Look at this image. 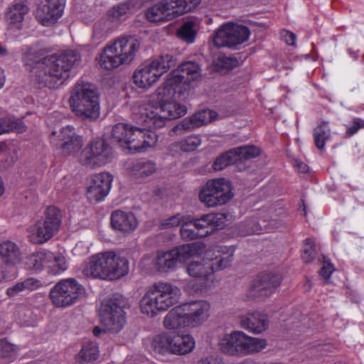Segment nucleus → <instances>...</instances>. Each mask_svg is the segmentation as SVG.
Masks as SVG:
<instances>
[{
    "label": "nucleus",
    "mask_w": 364,
    "mask_h": 364,
    "mask_svg": "<svg viewBox=\"0 0 364 364\" xmlns=\"http://www.w3.org/2000/svg\"><path fill=\"white\" fill-rule=\"evenodd\" d=\"M186 93L153 92L147 102L139 104L137 120L149 127H164L167 119H177L186 114V107L176 101L183 99Z\"/></svg>",
    "instance_id": "obj_1"
},
{
    "label": "nucleus",
    "mask_w": 364,
    "mask_h": 364,
    "mask_svg": "<svg viewBox=\"0 0 364 364\" xmlns=\"http://www.w3.org/2000/svg\"><path fill=\"white\" fill-rule=\"evenodd\" d=\"M235 247L218 246L205 253V258L191 262L186 272L198 283L193 287L195 292L203 291L210 287L214 281V272L230 265L233 260Z\"/></svg>",
    "instance_id": "obj_2"
},
{
    "label": "nucleus",
    "mask_w": 364,
    "mask_h": 364,
    "mask_svg": "<svg viewBox=\"0 0 364 364\" xmlns=\"http://www.w3.org/2000/svg\"><path fill=\"white\" fill-rule=\"evenodd\" d=\"M133 119L143 127H135L127 123H118L112 128V139L120 146L127 149L130 151L143 152L148 148L154 147L157 141V134L143 122L137 120L136 112L139 110V105L132 107Z\"/></svg>",
    "instance_id": "obj_3"
},
{
    "label": "nucleus",
    "mask_w": 364,
    "mask_h": 364,
    "mask_svg": "<svg viewBox=\"0 0 364 364\" xmlns=\"http://www.w3.org/2000/svg\"><path fill=\"white\" fill-rule=\"evenodd\" d=\"M180 295L181 290L176 286L168 282H156L140 300L141 311L149 317H154L176 304Z\"/></svg>",
    "instance_id": "obj_4"
},
{
    "label": "nucleus",
    "mask_w": 364,
    "mask_h": 364,
    "mask_svg": "<svg viewBox=\"0 0 364 364\" xmlns=\"http://www.w3.org/2000/svg\"><path fill=\"white\" fill-rule=\"evenodd\" d=\"M205 245L202 242L179 245L169 251L158 252L154 265L161 272H169L176 269L178 262H185L191 257L201 255Z\"/></svg>",
    "instance_id": "obj_5"
},
{
    "label": "nucleus",
    "mask_w": 364,
    "mask_h": 364,
    "mask_svg": "<svg viewBox=\"0 0 364 364\" xmlns=\"http://www.w3.org/2000/svg\"><path fill=\"white\" fill-rule=\"evenodd\" d=\"M201 0H162L149 7L145 16L149 22L170 21L195 9Z\"/></svg>",
    "instance_id": "obj_6"
},
{
    "label": "nucleus",
    "mask_w": 364,
    "mask_h": 364,
    "mask_svg": "<svg viewBox=\"0 0 364 364\" xmlns=\"http://www.w3.org/2000/svg\"><path fill=\"white\" fill-rule=\"evenodd\" d=\"M233 196L232 184L224 178L208 180L198 193L199 201L207 208L223 205Z\"/></svg>",
    "instance_id": "obj_7"
},
{
    "label": "nucleus",
    "mask_w": 364,
    "mask_h": 364,
    "mask_svg": "<svg viewBox=\"0 0 364 364\" xmlns=\"http://www.w3.org/2000/svg\"><path fill=\"white\" fill-rule=\"evenodd\" d=\"M61 210L55 206H48L42 218L31 228L29 240L41 245L50 240L57 233L62 224Z\"/></svg>",
    "instance_id": "obj_8"
},
{
    "label": "nucleus",
    "mask_w": 364,
    "mask_h": 364,
    "mask_svg": "<svg viewBox=\"0 0 364 364\" xmlns=\"http://www.w3.org/2000/svg\"><path fill=\"white\" fill-rule=\"evenodd\" d=\"M127 301L119 294H114L101 306V321L106 331L118 333L126 323L124 307Z\"/></svg>",
    "instance_id": "obj_9"
},
{
    "label": "nucleus",
    "mask_w": 364,
    "mask_h": 364,
    "mask_svg": "<svg viewBox=\"0 0 364 364\" xmlns=\"http://www.w3.org/2000/svg\"><path fill=\"white\" fill-rule=\"evenodd\" d=\"M174 65L171 55L165 54L134 72L133 82L139 88L148 89L169 68Z\"/></svg>",
    "instance_id": "obj_10"
},
{
    "label": "nucleus",
    "mask_w": 364,
    "mask_h": 364,
    "mask_svg": "<svg viewBox=\"0 0 364 364\" xmlns=\"http://www.w3.org/2000/svg\"><path fill=\"white\" fill-rule=\"evenodd\" d=\"M250 28L245 26L228 22L221 25L215 32L213 43L217 48H236L247 41L250 37Z\"/></svg>",
    "instance_id": "obj_11"
},
{
    "label": "nucleus",
    "mask_w": 364,
    "mask_h": 364,
    "mask_svg": "<svg viewBox=\"0 0 364 364\" xmlns=\"http://www.w3.org/2000/svg\"><path fill=\"white\" fill-rule=\"evenodd\" d=\"M69 104L73 112L82 119L95 120L100 117L98 92H72Z\"/></svg>",
    "instance_id": "obj_12"
},
{
    "label": "nucleus",
    "mask_w": 364,
    "mask_h": 364,
    "mask_svg": "<svg viewBox=\"0 0 364 364\" xmlns=\"http://www.w3.org/2000/svg\"><path fill=\"white\" fill-rule=\"evenodd\" d=\"M112 157V148L103 138L92 140L82 150L79 161L87 167L93 168L108 163Z\"/></svg>",
    "instance_id": "obj_13"
},
{
    "label": "nucleus",
    "mask_w": 364,
    "mask_h": 364,
    "mask_svg": "<svg viewBox=\"0 0 364 364\" xmlns=\"http://www.w3.org/2000/svg\"><path fill=\"white\" fill-rule=\"evenodd\" d=\"M83 288L75 279H61L50 291V298L57 307H67L74 304Z\"/></svg>",
    "instance_id": "obj_14"
},
{
    "label": "nucleus",
    "mask_w": 364,
    "mask_h": 364,
    "mask_svg": "<svg viewBox=\"0 0 364 364\" xmlns=\"http://www.w3.org/2000/svg\"><path fill=\"white\" fill-rule=\"evenodd\" d=\"M50 141L53 146L59 148L65 156H72L77 153L82 147L83 142L73 126H65L59 132H52Z\"/></svg>",
    "instance_id": "obj_15"
},
{
    "label": "nucleus",
    "mask_w": 364,
    "mask_h": 364,
    "mask_svg": "<svg viewBox=\"0 0 364 364\" xmlns=\"http://www.w3.org/2000/svg\"><path fill=\"white\" fill-rule=\"evenodd\" d=\"M282 277L272 272H261L252 281L250 294L252 296H268L279 287Z\"/></svg>",
    "instance_id": "obj_16"
},
{
    "label": "nucleus",
    "mask_w": 364,
    "mask_h": 364,
    "mask_svg": "<svg viewBox=\"0 0 364 364\" xmlns=\"http://www.w3.org/2000/svg\"><path fill=\"white\" fill-rule=\"evenodd\" d=\"M65 0H44L38 6L36 18L45 26L53 25L63 15Z\"/></svg>",
    "instance_id": "obj_17"
},
{
    "label": "nucleus",
    "mask_w": 364,
    "mask_h": 364,
    "mask_svg": "<svg viewBox=\"0 0 364 364\" xmlns=\"http://www.w3.org/2000/svg\"><path fill=\"white\" fill-rule=\"evenodd\" d=\"M43 63L46 65L48 70V75L44 74L42 80L38 81V89L41 90L44 87L48 89H59L60 85L70 77L65 70V67L60 63L54 62L48 57L43 59Z\"/></svg>",
    "instance_id": "obj_18"
},
{
    "label": "nucleus",
    "mask_w": 364,
    "mask_h": 364,
    "mask_svg": "<svg viewBox=\"0 0 364 364\" xmlns=\"http://www.w3.org/2000/svg\"><path fill=\"white\" fill-rule=\"evenodd\" d=\"M187 327L201 325L209 317L210 304L207 301L198 300L181 304Z\"/></svg>",
    "instance_id": "obj_19"
},
{
    "label": "nucleus",
    "mask_w": 364,
    "mask_h": 364,
    "mask_svg": "<svg viewBox=\"0 0 364 364\" xmlns=\"http://www.w3.org/2000/svg\"><path fill=\"white\" fill-rule=\"evenodd\" d=\"M113 176L107 172L95 174L87 188V197L91 203L100 202L109 193Z\"/></svg>",
    "instance_id": "obj_20"
},
{
    "label": "nucleus",
    "mask_w": 364,
    "mask_h": 364,
    "mask_svg": "<svg viewBox=\"0 0 364 364\" xmlns=\"http://www.w3.org/2000/svg\"><path fill=\"white\" fill-rule=\"evenodd\" d=\"M104 266L109 280L118 279L127 275L129 270V261L114 251L101 252Z\"/></svg>",
    "instance_id": "obj_21"
},
{
    "label": "nucleus",
    "mask_w": 364,
    "mask_h": 364,
    "mask_svg": "<svg viewBox=\"0 0 364 364\" xmlns=\"http://www.w3.org/2000/svg\"><path fill=\"white\" fill-rule=\"evenodd\" d=\"M112 228L124 234H131L138 227L139 222L135 215L131 211L116 210L110 216Z\"/></svg>",
    "instance_id": "obj_22"
},
{
    "label": "nucleus",
    "mask_w": 364,
    "mask_h": 364,
    "mask_svg": "<svg viewBox=\"0 0 364 364\" xmlns=\"http://www.w3.org/2000/svg\"><path fill=\"white\" fill-rule=\"evenodd\" d=\"M115 52L122 59L124 64L131 63L140 48V42L135 37L125 36L119 38L112 45Z\"/></svg>",
    "instance_id": "obj_23"
},
{
    "label": "nucleus",
    "mask_w": 364,
    "mask_h": 364,
    "mask_svg": "<svg viewBox=\"0 0 364 364\" xmlns=\"http://www.w3.org/2000/svg\"><path fill=\"white\" fill-rule=\"evenodd\" d=\"M269 318L266 314L260 311L247 313L240 317V326L250 333L260 334L269 327Z\"/></svg>",
    "instance_id": "obj_24"
},
{
    "label": "nucleus",
    "mask_w": 364,
    "mask_h": 364,
    "mask_svg": "<svg viewBox=\"0 0 364 364\" xmlns=\"http://www.w3.org/2000/svg\"><path fill=\"white\" fill-rule=\"evenodd\" d=\"M242 227L245 228L242 234L259 235L267 232H273L283 226V221L278 219H259V220H251L244 223Z\"/></svg>",
    "instance_id": "obj_25"
},
{
    "label": "nucleus",
    "mask_w": 364,
    "mask_h": 364,
    "mask_svg": "<svg viewBox=\"0 0 364 364\" xmlns=\"http://www.w3.org/2000/svg\"><path fill=\"white\" fill-rule=\"evenodd\" d=\"M27 2L23 0H15L5 13L6 21L10 26L21 29L25 15L28 12Z\"/></svg>",
    "instance_id": "obj_26"
},
{
    "label": "nucleus",
    "mask_w": 364,
    "mask_h": 364,
    "mask_svg": "<svg viewBox=\"0 0 364 364\" xmlns=\"http://www.w3.org/2000/svg\"><path fill=\"white\" fill-rule=\"evenodd\" d=\"M148 341L149 350L154 356L171 354L172 334L168 333L157 334Z\"/></svg>",
    "instance_id": "obj_27"
},
{
    "label": "nucleus",
    "mask_w": 364,
    "mask_h": 364,
    "mask_svg": "<svg viewBox=\"0 0 364 364\" xmlns=\"http://www.w3.org/2000/svg\"><path fill=\"white\" fill-rule=\"evenodd\" d=\"M195 340L189 334H172L171 354L185 355L195 348Z\"/></svg>",
    "instance_id": "obj_28"
},
{
    "label": "nucleus",
    "mask_w": 364,
    "mask_h": 364,
    "mask_svg": "<svg viewBox=\"0 0 364 364\" xmlns=\"http://www.w3.org/2000/svg\"><path fill=\"white\" fill-rule=\"evenodd\" d=\"M48 57L63 65L67 73L70 75L71 70L79 64L81 58L80 53L75 50H64Z\"/></svg>",
    "instance_id": "obj_29"
},
{
    "label": "nucleus",
    "mask_w": 364,
    "mask_h": 364,
    "mask_svg": "<svg viewBox=\"0 0 364 364\" xmlns=\"http://www.w3.org/2000/svg\"><path fill=\"white\" fill-rule=\"evenodd\" d=\"M84 273L92 278L109 279L107 269L104 266L102 253H98L90 257L89 262L84 269Z\"/></svg>",
    "instance_id": "obj_30"
},
{
    "label": "nucleus",
    "mask_w": 364,
    "mask_h": 364,
    "mask_svg": "<svg viewBox=\"0 0 364 364\" xmlns=\"http://www.w3.org/2000/svg\"><path fill=\"white\" fill-rule=\"evenodd\" d=\"M0 257L8 265H15L21 260V251L18 245L10 240L0 243Z\"/></svg>",
    "instance_id": "obj_31"
},
{
    "label": "nucleus",
    "mask_w": 364,
    "mask_h": 364,
    "mask_svg": "<svg viewBox=\"0 0 364 364\" xmlns=\"http://www.w3.org/2000/svg\"><path fill=\"white\" fill-rule=\"evenodd\" d=\"M50 256V251H37L25 258L24 264L28 269L41 270L43 268H48Z\"/></svg>",
    "instance_id": "obj_32"
},
{
    "label": "nucleus",
    "mask_w": 364,
    "mask_h": 364,
    "mask_svg": "<svg viewBox=\"0 0 364 364\" xmlns=\"http://www.w3.org/2000/svg\"><path fill=\"white\" fill-rule=\"evenodd\" d=\"M156 171V164L151 160L144 159H137L132 163L130 167L131 173L139 179H144L148 177Z\"/></svg>",
    "instance_id": "obj_33"
},
{
    "label": "nucleus",
    "mask_w": 364,
    "mask_h": 364,
    "mask_svg": "<svg viewBox=\"0 0 364 364\" xmlns=\"http://www.w3.org/2000/svg\"><path fill=\"white\" fill-rule=\"evenodd\" d=\"M164 326L166 329L173 330L187 327L185 314L182 306L179 305L170 310L164 319Z\"/></svg>",
    "instance_id": "obj_34"
},
{
    "label": "nucleus",
    "mask_w": 364,
    "mask_h": 364,
    "mask_svg": "<svg viewBox=\"0 0 364 364\" xmlns=\"http://www.w3.org/2000/svg\"><path fill=\"white\" fill-rule=\"evenodd\" d=\"M115 51V49L112 45L104 48L100 55L99 60V63L102 68L106 70H112L124 64L122 59Z\"/></svg>",
    "instance_id": "obj_35"
},
{
    "label": "nucleus",
    "mask_w": 364,
    "mask_h": 364,
    "mask_svg": "<svg viewBox=\"0 0 364 364\" xmlns=\"http://www.w3.org/2000/svg\"><path fill=\"white\" fill-rule=\"evenodd\" d=\"M198 33V25L193 19H188L181 24L178 29L177 36L179 38L188 43L194 42Z\"/></svg>",
    "instance_id": "obj_36"
},
{
    "label": "nucleus",
    "mask_w": 364,
    "mask_h": 364,
    "mask_svg": "<svg viewBox=\"0 0 364 364\" xmlns=\"http://www.w3.org/2000/svg\"><path fill=\"white\" fill-rule=\"evenodd\" d=\"M99 356V348L95 342H87L83 344L76 360L80 363L96 360Z\"/></svg>",
    "instance_id": "obj_37"
},
{
    "label": "nucleus",
    "mask_w": 364,
    "mask_h": 364,
    "mask_svg": "<svg viewBox=\"0 0 364 364\" xmlns=\"http://www.w3.org/2000/svg\"><path fill=\"white\" fill-rule=\"evenodd\" d=\"M26 130L23 122L11 117L0 118V135L11 132L22 133Z\"/></svg>",
    "instance_id": "obj_38"
},
{
    "label": "nucleus",
    "mask_w": 364,
    "mask_h": 364,
    "mask_svg": "<svg viewBox=\"0 0 364 364\" xmlns=\"http://www.w3.org/2000/svg\"><path fill=\"white\" fill-rule=\"evenodd\" d=\"M178 70L184 75L187 81L198 80L201 77V68L195 61H186L180 65Z\"/></svg>",
    "instance_id": "obj_39"
},
{
    "label": "nucleus",
    "mask_w": 364,
    "mask_h": 364,
    "mask_svg": "<svg viewBox=\"0 0 364 364\" xmlns=\"http://www.w3.org/2000/svg\"><path fill=\"white\" fill-rule=\"evenodd\" d=\"M313 136L315 146L321 151L325 149L326 142L331 137V131L327 123L323 122L314 129Z\"/></svg>",
    "instance_id": "obj_40"
},
{
    "label": "nucleus",
    "mask_w": 364,
    "mask_h": 364,
    "mask_svg": "<svg viewBox=\"0 0 364 364\" xmlns=\"http://www.w3.org/2000/svg\"><path fill=\"white\" fill-rule=\"evenodd\" d=\"M205 111L198 112L183 119L181 128L183 130H192L206 123Z\"/></svg>",
    "instance_id": "obj_41"
},
{
    "label": "nucleus",
    "mask_w": 364,
    "mask_h": 364,
    "mask_svg": "<svg viewBox=\"0 0 364 364\" xmlns=\"http://www.w3.org/2000/svg\"><path fill=\"white\" fill-rule=\"evenodd\" d=\"M201 144V138L199 135H191L181 141L173 143L171 146L180 149L184 152L195 151Z\"/></svg>",
    "instance_id": "obj_42"
},
{
    "label": "nucleus",
    "mask_w": 364,
    "mask_h": 364,
    "mask_svg": "<svg viewBox=\"0 0 364 364\" xmlns=\"http://www.w3.org/2000/svg\"><path fill=\"white\" fill-rule=\"evenodd\" d=\"M51 258H49L48 268L53 274H60L68 269V264L65 257L60 253L51 252Z\"/></svg>",
    "instance_id": "obj_43"
},
{
    "label": "nucleus",
    "mask_w": 364,
    "mask_h": 364,
    "mask_svg": "<svg viewBox=\"0 0 364 364\" xmlns=\"http://www.w3.org/2000/svg\"><path fill=\"white\" fill-rule=\"evenodd\" d=\"M235 151L232 149L220 154L214 161L212 168L214 171H222L227 166L237 163Z\"/></svg>",
    "instance_id": "obj_44"
},
{
    "label": "nucleus",
    "mask_w": 364,
    "mask_h": 364,
    "mask_svg": "<svg viewBox=\"0 0 364 364\" xmlns=\"http://www.w3.org/2000/svg\"><path fill=\"white\" fill-rule=\"evenodd\" d=\"M213 218H214L213 216L205 214L199 218L191 220V222L194 225L196 230L200 233V237H204L209 235L213 232L210 222Z\"/></svg>",
    "instance_id": "obj_45"
},
{
    "label": "nucleus",
    "mask_w": 364,
    "mask_h": 364,
    "mask_svg": "<svg viewBox=\"0 0 364 364\" xmlns=\"http://www.w3.org/2000/svg\"><path fill=\"white\" fill-rule=\"evenodd\" d=\"M186 82L184 75L180 73L177 70L171 73L164 83V91H176L177 88H181V85Z\"/></svg>",
    "instance_id": "obj_46"
},
{
    "label": "nucleus",
    "mask_w": 364,
    "mask_h": 364,
    "mask_svg": "<svg viewBox=\"0 0 364 364\" xmlns=\"http://www.w3.org/2000/svg\"><path fill=\"white\" fill-rule=\"evenodd\" d=\"M267 346V341L266 339L247 335L245 355L258 353L266 348Z\"/></svg>",
    "instance_id": "obj_47"
},
{
    "label": "nucleus",
    "mask_w": 364,
    "mask_h": 364,
    "mask_svg": "<svg viewBox=\"0 0 364 364\" xmlns=\"http://www.w3.org/2000/svg\"><path fill=\"white\" fill-rule=\"evenodd\" d=\"M317 255L315 240L306 238L304 240L302 246L301 259L305 263L312 262Z\"/></svg>",
    "instance_id": "obj_48"
},
{
    "label": "nucleus",
    "mask_w": 364,
    "mask_h": 364,
    "mask_svg": "<svg viewBox=\"0 0 364 364\" xmlns=\"http://www.w3.org/2000/svg\"><path fill=\"white\" fill-rule=\"evenodd\" d=\"M235 151L237 162L257 157L260 154V150L255 146H239L232 149Z\"/></svg>",
    "instance_id": "obj_49"
},
{
    "label": "nucleus",
    "mask_w": 364,
    "mask_h": 364,
    "mask_svg": "<svg viewBox=\"0 0 364 364\" xmlns=\"http://www.w3.org/2000/svg\"><path fill=\"white\" fill-rule=\"evenodd\" d=\"M235 335L234 331L225 333L218 339V345L220 350L226 354L235 355Z\"/></svg>",
    "instance_id": "obj_50"
},
{
    "label": "nucleus",
    "mask_w": 364,
    "mask_h": 364,
    "mask_svg": "<svg viewBox=\"0 0 364 364\" xmlns=\"http://www.w3.org/2000/svg\"><path fill=\"white\" fill-rule=\"evenodd\" d=\"M129 4H119L109 9L107 12L109 19L112 21H124L127 16V12L129 11Z\"/></svg>",
    "instance_id": "obj_51"
},
{
    "label": "nucleus",
    "mask_w": 364,
    "mask_h": 364,
    "mask_svg": "<svg viewBox=\"0 0 364 364\" xmlns=\"http://www.w3.org/2000/svg\"><path fill=\"white\" fill-rule=\"evenodd\" d=\"M235 355H245L247 335L241 331H234Z\"/></svg>",
    "instance_id": "obj_52"
},
{
    "label": "nucleus",
    "mask_w": 364,
    "mask_h": 364,
    "mask_svg": "<svg viewBox=\"0 0 364 364\" xmlns=\"http://www.w3.org/2000/svg\"><path fill=\"white\" fill-rule=\"evenodd\" d=\"M180 232L182 239L185 240H193L201 237L189 219L181 227Z\"/></svg>",
    "instance_id": "obj_53"
},
{
    "label": "nucleus",
    "mask_w": 364,
    "mask_h": 364,
    "mask_svg": "<svg viewBox=\"0 0 364 364\" xmlns=\"http://www.w3.org/2000/svg\"><path fill=\"white\" fill-rule=\"evenodd\" d=\"M239 63L236 58L220 56L218 58L216 65L218 68L225 69L227 70H232L238 65Z\"/></svg>",
    "instance_id": "obj_54"
},
{
    "label": "nucleus",
    "mask_w": 364,
    "mask_h": 364,
    "mask_svg": "<svg viewBox=\"0 0 364 364\" xmlns=\"http://www.w3.org/2000/svg\"><path fill=\"white\" fill-rule=\"evenodd\" d=\"M188 219L189 218L187 215L178 213L166 220L162 225L164 228L182 227Z\"/></svg>",
    "instance_id": "obj_55"
},
{
    "label": "nucleus",
    "mask_w": 364,
    "mask_h": 364,
    "mask_svg": "<svg viewBox=\"0 0 364 364\" xmlns=\"http://www.w3.org/2000/svg\"><path fill=\"white\" fill-rule=\"evenodd\" d=\"M363 128H364V119L355 117L353 119L352 124L347 127L346 134L347 136L350 137Z\"/></svg>",
    "instance_id": "obj_56"
},
{
    "label": "nucleus",
    "mask_w": 364,
    "mask_h": 364,
    "mask_svg": "<svg viewBox=\"0 0 364 364\" xmlns=\"http://www.w3.org/2000/svg\"><path fill=\"white\" fill-rule=\"evenodd\" d=\"M25 291H34L43 286L42 282L33 277H29L21 281Z\"/></svg>",
    "instance_id": "obj_57"
},
{
    "label": "nucleus",
    "mask_w": 364,
    "mask_h": 364,
    "mask_svg": "<svg viewBox=\"0 0 364 364\" xmlns=\"http://www.w3.org/2000/svg\"><path fill=\"white\" fill-rule=\"evenodd\" d=\"M14 347L12 344L8 342L0 341V356L3 358H11L14 355Z\"/></svg>",
    "instance_id": "obj_58"
},
{
    "label": "nucleus",
    "mask_w": 364,
    "mask_h": 364,
    "mask_svg": "<svg viewBox=\"0 0 364 364\" xmlns=\"http://www.w3.org/2000/svg\"><path fill=\"white\" fill-rule=\"evenodd\" d=\"M334 270L335 269L333 264L331 262H327L325 263L321 268L319 271V275L325 281L326 283H328Z\"/></svg>",
    "instance_id": "obj_59"
},
{
    "label": "nucleus",
    "mask_w": 364,
    "mask_h": 364,
    "mask_svg": "<svg viewBox=\"0 0 364 364\" xmlns=\"http://www.w3.org/2000/svg\"><path fill=\"white\" fill-rule=\"evenodd\" d=\"M73 91H96V87L84 79H80L76 82Z\"/></svg>",
    "instance_id": "obj_60"
},
{
    "label": "nucleus",
    "mask_w": 364,
    "mask_h": 364,
    "mask_svg": "<svg viewBox=\"0 0 364 364\" xmlns=\"http://www.w3.org/2000/svg\"><path fill=\"white\" fill-rule=\"evenodd\" d=\"M208 215H211V216L214 217V218H213V220H211V221H210V224H211V228L213 229V230L215 228H218L222 227L223 225H224L225 221V215L223 214H221V213H217V214L209 213V214H208Z\"/></svg>",
    "instance_id": "obj_61"
},
{
    "label": "nucleus",
    "mask_w": 364,
    "mask_h": 364,
    "mask_svg": "<svg viewBox=\"0 0 364 364\" xmlns=\"http://www.w3.org/2000/svg\"><path fill=\"white\" fill-rule=\"evenodd\" d=\"M23 291H25V290L23 288V285L21 281V282L16 283L14 285L9 287L6 289V294L9 297H14V296L18 295L21 292H22Z\"/></svg>",
    "instance_id": "obj_62"
},
{
    "label": "nucleus",
    "mask_w": 364,
    "mask_h": 364,
    "mask_svg": "<svg viewBox=\"0 0 364 364\" xmlns=\"http://www.w3.org/2000/svg\"><path fill=\"white\" fill-rule=\"evenodd\" d=\"M281 36L282 39L289 46L294 45L296 40V35L292 32H289L288 31H282L281 32Z\"/></svg>",
    "instance_id": "obj_63"
},
{
    "label": "nucleus",
    "mask_w": 364,
    "mask_h": 364,
    "mask_svg": "<svg viewBox=\"0 0 364 364\" xmlns=\"http://www.w3.org/2000/svg\"><path fill=\"white\" fill-rule=\"evenodd\" d=\"M294 166L301 173H307L309 169V166L306 164L299 160H296L294 161Z\"/></svg>",
    "instance_id": "obj_64"
}]
</instances>
